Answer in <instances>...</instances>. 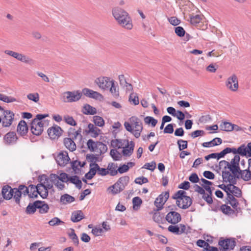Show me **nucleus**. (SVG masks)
Wrapping results in <instances>:
<instances>
[{
	"mask_svg": "<svg viewBox=\"0 0 251 251\" xmlns=\"http://www.w3.org/2000/svg\"><path fill=\"white\" fill-rule=\"evenodd\" d=\"M112 12L115 20L121 26L128 30L132 28V19L126 10L119 7H115L112 9Z\"/></svg>",
	"mask_w": 251,
	"mask_h": 251,
	"instance_id": "nucleus-1",
	"label": "nucleus"
},
{
	"mask_svg": "<svg viewBox=\"0 0 251 251\" xmlns=\"http://www.w3.org/2000/svg\"><path fill=\"white\" fill-rule=\"evenodd\" d=\"M49 116L48 114H37L36 118L34 119L31 123L30 130L33 134L39 136L42 134L44 130L45 121L43 119Z\"/></svg>",
	"mask_w": 251,
	"mask_h": 251,
	"instance_id": "nucleus-2",
	"label": "nucleus"
},
{
	"mask_svg": "<svg viewBox=\"0 0 251 251\" xmlns=\"http://www.w3.org/2000/svg\"><path fill=\"white\" fill-rule=\"evenodd\" d=\"M129 181V177L128 176H122L114 185L110 186L108 190H111V193L114 195L118 194L125 189Z\"/></svg>",
	"mask_w": 251,
	"mask_h": 251,
	"instance_id": "nucleus-3",
	"label": "nucleus"
},
{
	"mask_svg": "<svg viewBox=\"0 0 251 251\" xmlns=\"http://www.w3.org/2000/svg\"><path fill=\"white\" fill-rule=\"evenodd\" d=\"M4 53L7 55H9L14 57L18 61H20L25 64H27L29 65H33L34 63V61L33 59L23 53H19L10 50H5Z\"/></svg>",
	"mask_w": 251,
	"mask_h": 251,
	"instance_id": "nucleus-4",
	"label": "nucleus"
},
{
	"mask_svg": "<svg viewBox=\"0 0 251 251\" xmlns=\"http://www.w3.org/2000/svg\"><path fill=\"white\" fill-rule=\"evenodd\" d=\"M220 251H231L236 246L235 238L224 239L221 237L218 242Z\"/></svg>",
	"mask_w": 251,
	"mask_h": 251,
	"instance_id": "nucleus-5",
	"label": "nucleus"
},
{
	"mask_svg": "<svg viewBox=\"0 0 251 251\" xmlns=\"http://www.w3.org/2000/svg\"><path fill=\"white\" fill-rule=\"evenodd\" d=\"M82 93L79 91H67L62 94V100L65 102H72L79 100Z\"/></svg>",
	"mask_w": 251,
	"mask_h": 251,
	"instance_id": "nucleus-6",
	"label": "nucleus"
},
{
	"mask_svg": "<svg viewBox=\"0 0 251 251\" xmlns=\"http://www.w3.org/2000/svg\"><path fill=\"white\" fill-rule=\"evenodd\" d=\"M1 125L3 127H9L14 120L15 114L11 110L3 111L0 114Z\"/></svg>",
	"mask_w": 251,
	"mask_h": 251,
	"instance_id": "nucleus-7",
	"label": "nucleus"
},
{
	"mask_svg": "<svg viewBox=\"0 0 251 251\" xmlns=\"http://www.w3.org/2000/svg\"><path fill=\"white\" fill-rule=\"evenodd\" d=\"M55 160L58 165L64 167L69 162L71 159L67 151H61L55 157Z\"/></svg>",
	"mask_w": 251,
	"mask_h": 251,
	"instance_id": "nucleus-8",
	"label": "nucleus"
},
{
	"mask_svg": "<svg viewBox=\"0 0 251 251\" xmlns=\"http://www.w3.org/2000/svg\"><path fill=\"white\" fill-rule=\"evenodd\" d=\"M95 82L101 89L106 90L110 88V85H111L112 80L111 78L106 76H101L96 78Z\"/></svg>",
	"mask_w": 251,
	"mask_h": 251,
	"instance_id": "nucleus-9",
	"label": "nucleus"
},
{
	"mask_svg": "<svg viewBox=\"0 0 251 251\" xmlns=\"http://www.w3.org/2000/svg\"><path fill=\"white\" fill-rule=\"evenodd\" d=\"M226 87L233 92H235L238 88V82L237 76L233 74L229 77L226 82Z\"/></svg>",
	"mask_w": 251,
	"mask_h": 251,
	"instance_id": "nucleus-10",
	"label": "nucleus"
},
{
	"mask_svg": "<svg viewBox=\"0 0 251 251\" xmlns=\"http://www.w3.org/2000/svg\"><path fill=\"white\" fill-rule=\"evenodd\" d=\"M169 197V193L168 192H165L161 194L154 201V204L156 206L157 211L161 210L163 206Z\"/></svg>",
	"mask_w": 251,
	"mask_h": 251,
	"instance_id": "nucleus-11",
	"label": "nucleus"
},
{
	"mask_svg": "<svg viewBox=\"0 0 251 251\" xmlns=\"http://www.w3.org/2000/svg\"><path fill=\"white\" fill-rule=\"evenodd\" d=\"M240 157L239 155H235L229 163V170L235 176H236L239 170H240Z\"/></svg>",
	"mask_w": 251,
	"mask_h": 251,
	"instance_id": "nucleus-12",
	"label": "nucleus"
},
{
	"mask_svg": "<svg viewBox=\"0 0 251 251\" xmlns=\"http://www.w3.org/2000/svg\"><path fill=\"white\" fill-rule=\"evenodd\" d=\"M63 132L62 128L57 125H55L48 130V134L51 139H57L60 137Z\"/></svg>",
	"mask_w": 251,
	"mask_h": 251,
	"instance_id": "nucleus-13",
	"label": "nucleus"
},
{
	"mask_svg": "<svg viewBox=\"0 0 251 251\" xmlns=\"http://www.w3.org/2000/svg\"><path fill=\"white\" fill-rule=\"evenodd\" d=\"M166 220L169 223L176 225L181 221V217L179 213L176 211H171L167 214Z\"/></svg>",
	"mask_w": 251,
	"mask_h": 251,
	"instance_id": "nucleus-14",
	"label": "nucleus"
},
{
	"mask_svg": "<svg viewBox=\"0 0 251 251\" xmlns=\"http://www.w3.org/2000/svg\"><path fill=\"white\" fill-rule=\"evenodd\" d=\"M18 138L16 133L14 131H10L7 133L3 137V140L6 145H11L15 144Z\"/></svg>",
	"mask_w": 251,
	"mask_h": 251,
	"instance_id": "nucleus-15",
	"label": "nucleus"
},
{
	"mask_svg": "<svg viewBox=\"0 0 251 251\" xmlns=\"http://www.w3.org/2000/svg\"><path fill=\"white\" fill-rule=\"evenodd\" d=\"M236 154L238 153L242 156H251V142L248 144L246 147L244 145L240 146L237 149H235Z\"/></svg>",
	"mask_w": 251,
	"mask_h": 251,
	"instance_id": "nucleus-16",
	"label": "nucleus"
},
{
	"mask_svg": "<svg viewBox=\"0 0 251 251\" xmlns=\"http://www.w3.org/2000/svg\"><path fill=\"white\" fill-rule=\"evenodd\" d=\"M236 154L238 153L242 156H251V142L248 144L246 147L244 145L240 146L237 149H235Z\"/></svg>",
	"mask_w": 251,
	"mask_h": 251,
	"instance_id": "nucleus-17",
	"label": "nucleus"
},
{
	"mask_svg": "<svg viewBox=\"0 0 251 251\" xmlns=\"http://www.w3.org/2000/svg\"><path fill=\"white\" fill-rule=\"evenodd\" d=\"M186 229V226L183 224H179V225H171L168 227L169 231L176 235L182 234L185 232Z\"/></svg>",
	"mask_w": 251,
	"mask_h": 251,
	"instance_id": "nucleus-18",
	"label": "nucleus"
},
{
	"mask_svg": "<svg viewBox=\"0 0 251 251\" xmlns=\"http://www.w3.org/2000/svg\"><path fill=\"white\" fill-rule=\"evenodd\" d=\"M82 93L87 97L96 100H99L103 98L102 95L100 93L86 88L82 89Z\"/></svg>",
	"mask_w": 251,
	"mask_h": 251,
	"instance_id": "nucleus-19",
	"label": "nucleus"
},
{
	"mask_svg": "<svg viewBox=\"0 0 251 251\" xmlns=\"http://www.w3.org/2000/svg\"><path fill=\"white\" fill-rule=\"evenodd\" d=\"M237 178H241L244 181H248L251 179V168H250V166L248 165V167L247 169L244 170H239L238 174L236 176Z\"/></svg>",
	"mask_w": 251,
	"mask_h": 251,
	"instance_id": "nucleus-20",
	"label": "nucleus"
},
{
	"mask_svg": "<svg viewBox=\"0 0 251 251\" xmlns=\"http://www.w3.org/2000/svg\"><path fill=\"white\" fill-rule=\"evenodd\" d=\"M1 194L3 199L9 200L13 197V189L9 185H4L2 188Z\"/></svg>",
	"mask_w": 251,
	"mask_h": 251,
	"instance_id": "nucleus-21",
	"label": "nucleus"
},
{
	"mask_svg": "<svg viewBox=\"0 0 251 251\" xmlns=\"http://www.w3.org/2000/svg\"><path fill=\"white\" fill-rule=\"evenodd\" d=\"M201 185L208 193L207 195L205 193L204 195L202 196V198L204 200H205L207 203L211 204L213 202L212 196V191H213V190H214V188H212L209 186L203 185V184H201Z\"/></svg>",
	"mask_w": 251,
	"mask_h": 251,
	"instance_id": "nucleus-22",
	"label": "nucleus"
},
{
	"mask_svg": "<svg viewBox=\"0 0 251 251\" xmlns=\"http://www.w3.org/2000/svg\"><path fill=\"white\" fill-rule=\"evenodd\" d=\"M235 177L236 176L233 174L232 175L229 171H223L222 172V177L224 182L236 184V180Z\"/></svg>",
	"mask_w": 251,
	"mask_h": 251,
	"instance_id": "nucleus-23",
	"label": "nucleus"
},
{
	"mask_svg": "<svg viewBox=\"0 0 251 251\" xmlns=\"http://www.w3.org/2000/svg\"><path fill=\"white\" fill-rule=\"evenodd\" d=\"M17 132L22 136H25L28 132V127L26 122L24 120H21L17 129Z\"/></svg>",
	"mask_w": 251,
	"mask_h": 251,
	"instance_id": "nucleus-24",
	"label": "nucleus"
},
{
	"mask_svg": "<svg viewBox=\"0 0 251 251\" xmlns=\"http://www.w3.org/2000/svg\"><path fill=\"white\" fill-rule=\"evenodd\" d=\"M63 144L70 151H74L76 150V144L74 141V139L71 138H65L63 140Z\"/></svg>",
	"mask_w": 251,
	"mask_h": 251,
	"instance_id": "nucleus-25",
	"label": "nucleus"
},
{
	"mask_svg": "<svg viewBox=\"0 0 251 251\" xmlns=\"http://www.w3.org/2000/svg\"><path fill=\"white\" fill-rule=\"evenodd\" d=\"M134 148V143L130 141L127 143V145L123 148L122 153L125 156H130L133 153Z\"/></svg>",
	"mask_w": 251,
	"mask_h": 251,
	"instance_id": "nucleus-26",
	"label": "nucleus"
},
{
	"mask_svg": "<svg viewBox=\"0 0 251 251\" xmlns=\"http://www.w3.org/2000/svg\"><path fill=\"white\" fill-rule=\"evenodd\" d=\"M29 197L31 198H37L38 197V195L39 194V190H40L39 183L36 186L32 184L29 185Z\"/></svg>",
	"mask_w": 251,
	"mask_h": 251,
	"instance_id": "nucleus-27",
	"label": "nucleus"
},
{
	"mask_svg": "<svg viewBox=\"0 0 251 251\" xmlns=\"http://www.w3.org/2000/svg\"><path fill=\"white\" fill-rule=\"evenodd\" d=\"M84 218L83 213L81 210L74 211L72 212L71 220L74 223H77Z\"/></svg>",
	"mask_w": 251,
	"mask_h": 251,
	"instance_id": "nucleus-28",
	"label": "nucleus"
},
{
	"mask_svg": "<svg viewBox=\"0 0 251 251\" xmlns=\"http://www.w3.org/2000/svg\"><path fill=\"white\" fill-rule=\"evenodd\" d=\"M185 194V191L183 190H179L172 197L173 199L176 200V204L177 205V206H180L179 205H180L181 199L187 197V196H186Z\"/></svg>",
	"mask_w": 251,
	"mask_h": 251,
	"instance_id": "nucleus-29",
	"label": "nucleus"
},
{
	"mask_svg": "<svg viewBox=\"0 0 251 251\" xmlns=\"http://www.w3.org/2000/svg\"><path fill=\"white\" fill-rule=\"evenodd\" d=\"M88 132L91 134V135L93 137H97L100 134L101 130L96 127L93 124H89L88 125Z\"/></svg>",
	"mask_w": 251,
	"mask_h": 251,
	"instance_id": "nucleus-30",
	"label": "nucleus"
},
{
	"mask_svg": "<svg viewBox=\"0 0 251 251\" xmlns=\"http://www.w3.org/2000/svg\"><path fill=\"white\" fill-rule=\"evenodd\" d=\"M192 203V200L189 196H187L181 199V202L179 208L183 209L188 208Z\"/></svg>",
	"mask_w": 251,
	"mask_h": 251,
	"instance_id": "nucleus-31",
	"label": "nucleus"
},
{
	"mask_svg": "<svg viewBox=\"0 0 251 251\" xmlns=\"http://www.w3.org/2000/svg\"><path fill=\"white\" fill-rule=\"evenodd\" d=\"M82 112L85 115H95L97 113V109L90 104H86L83 107Z\"/></svg>",
	"mask_w": 251,
	"mask_h": 251,
	"instance_id": "nucleus-32",
	"label": "nucleus"
},
{
	"mask_svg": "<svg viewBox=\"0 0 251 251\" xmlns=\"http://www.w3.org/2000/svg\"><path fill=\"white\" fill-rule=\"evenodd\" d=\"M40 203V201H36L33 203H29L26 209V213L29 214H33L39 206L38 204Z\"/></svg>",
	"mask_w": 251,
	"mask_h": 251,
	"instance_id": "nucleus-33",
	"label": "nucleus"
},
{
	"mask_svg": "<svg viewBox=\"0 0 251 251\" xmlns=\"http://www.w3.org/2000/svg\"><path fill=\"white\" fill-rule=\"evenodd\" d=\"M222 143V140L220 138L216 137L210 142H204L202 145L203 147H212L221 144Z\"/></svg>",
	"mask_w": 251,
	"mask_h": 251,
	"instance_id": "nucleus-34",
	"label": "nucleus"
},
{
	"mask_svg": "<svg viewBox=\"0 0 251 251\" xmlns=\"http://www.w3.org/2000/svg\"><path fill=\"white\" fill-rule=\"evenodd\" d=\"M91 166H95L97 174L99 176H105L109 174V171L107 168H100L97 163L90 164V167Z\"/></svg>",
	"mask_w": 251,
	"mask_h": 251,
	"instance_id": "nucleus-35",
	"label": "nucleus"
},
{
	"mask_svg": "<svg viewBox=\"0 0 251 251\" xmlns=\"http://www.w3.org/2000/svg\"><path fill=\"white\" fill-rule=\"evenodd\" d=\"M75 201V199L74 197L66 194L61 196L60 201L63 204H66L67 203H70L74 202Z\"/></svg>",
	"mask_w": 251,
	"mask_h": 251,
	"instance_id": "nucleus-36",
	"label": "nucleus"
},
{
	"mask_svg": "<svg viewBox=\"0 0 251 251\" xmlns=\"http://www.w3.org/2000/svg\"><path fill=\"white\" fill-rule=\"evenodd\" d=\"M69 181L75 184L77 188L80 189L82 188V182L77 176H74L69 177Z\"/></svg>",
	"mask_w": 251,
	"mask_h": 251,
	"instance_id": "nucleus-37",
	"label": "nucleus"
},
{
	"mask_svg": "<svg viewBox=\"0 0 251 251\" xmlns=\"http://www.w3.org/2000/svg\"><path fill=\"white\" fill-rule=\"evenodd\" d=\"M117 165L114 163H110L107 166V170L109 171V175L111 176H115L117 175L118 171L116 170Z\"/></svg>",
	"mask_w": 251,
	"mask_h": 251,
	"instance_id": "nucleus-38",
	"label": "nucleus"
},
{
	"mask_svg": "<svg viewBox=\"0 0 251 251\" xmlns=\"http://www.w3.org/2000/svg\"><path fill=\"white\" fill-rule=\"evenodd\" d=\"M111 85H110L109 90L111 94L115 97H117L119 96V88L117 86L115 85V81L112 79Z\"/></svg>",
	"mask_w": 251,
	"mask_h": 251,
	"instance_id": "nucleus-39",
	"label": "nucleus"
},
{
	"mask_svg": "<svg viewBox=\"0 0 251 251\" xmlns=\"http://www.w3.org/2000/svg\"><path fill=\"white\" fill-rule=\"evenodd\" d=\"M235 148H226L224 150H223L220 153H217L218 154V159H219L221 158L224 157L226 154L230 152H232L234 154H236Z\"/></svg>",
	"mask_w": 251,
	"mask_h": 251,
	"instance_id": "nucleus-40",
	"label": "nucleus"
},
{
	"mask_svg": "<svg viewBox=\"0 0 251 251\" xmlns=\"http://www.w3.org/2000/svg\"><path fill=\"white\" fill-rule=\"evenodd\" d=\"M227 200L228 201L229 203L233 207V208H237L239 203L233 195L230 194H228V195L227 196Z\"/></svg>",
	"mask_w": 251,
	"mask_h": 251,
	"instance_id": "nucleus-41",
	"label": "nucleus"
},
{
	"mask_svg": "<svg viewBox=\"0 0 251 251\" xmlns=\"http://www.w3.org/2000/svg\"><path fill=\"white\" fill-rule=\"evenodd\" d=\"M220 210L226 215H230L234 213V210L232 209L229 206L226 204H222L220 207Z\"/></svg>",
	"mask_w": 251,
	"mask_h": 251,
	"instance_id": "nucleus-42",
	"label": "nucleus"
},
{
	"mask_svg": "<svg viewBox=\"0 0 251 251\" xmlns=\"http://www.w3.org/2000/svg\"><path fill=\"white\" fill-rule=\"evenodd\" d=\"M22 193L19 190V188H13V197L16 203L19 204L20 202V199L21 198Z\"/></svg>",
	"mask_w": 251,
	"mask_h": 251,
	"instance_id": "nucleus-43",
	"label": "nucleus"
},
{
	"mask_svg": "<svg viewBox=\"0 0 251 251\" xmlns=\"http://www.w3.org/2000/svg\"><path fill=\"white\" fill-rule=\"evenodd\" d=\"M235 184H232V186L230 189V194L233 195L234 196L237 198H240L242 196V192L241 190L237 186H234Z\"/></svg>",
	"mask_w": 251,
	"mask_h": 251,
	"instance_id": "nucleus-44",
	"label": "nucleus"
},
{
	"mask_svg": "<svg viewBox=\"0 0 251 251\" xmlns=\"http://www.w3.org/2000/svg\"><path fill=\"white\" fill-rule=\"evenodd\" d=\"M40 204H38L39 206L38 209H39L40 213L44 214L48 212L49 209V206L48 204L46 203L44 201H40Z\"/></svg>",
	"mask_w": 251,
	"mask_h": 251,
	"instance_id": "nucleus-45",
	"label": "nucleus"
},
{
	"mask_svg": "<svg viewBox=\"0 0 251 251\" xmlns=\"http://www.w3.org/2000/svg\"><path fill=\"white\" fill-rule=\"evenodd\" d=\"M232 123L228 122H223L220 125L221 130L225 131H231Z\"/></svg>",
	"mask_w": 251,
	"mask_h": 251,
	"instance_id": "nucleus-46",
	"label": "nucleus"
},
{
	"mask_svg": "<svg viewBox=\"0 0 251 251\" xmlns=\"http://www.w3.org/2000/svg\"><path fill=\"white\" fill-rule=\"evenodd\" d=\"M133 208L137 210L139 209L142 203L141 199L138 197H135L132 199Z\"/></svg>",
	"mask_w": 251,
	"mask_h": 251,
	"instance_id": "nucleus-47",
	"label": "nucleus"
},
{
	"mask_svg": "<svg viewBox=\"0 0 251 251\" xmlns=\"http://www.w3.org/2000/svg\"><path fill=\"white\" fill-rule=\"evenodd\" d=\"M93 122L96 126L102 127L104 125V121L103 118L99 116H94L93 117Z\"/></svg>",
	"mask_w": 251,
	"mask_h": 251,
	"instance_id": "nucleus-48",
	"label": "nucleus"
},
{
	"mask_svg": "<svg viewBox=\"0 0 251 251\" xmlns=\"http://www.w3.org/2000/svg\"><path fill=\"white\" fill-rule=\"evenodd\" d=\"M97 173L95 166L90 167L89 171L85 175V177L88 179H91Z\"/></svg>",
	"mask_w": 251,
	"mask_h": 251,
	"instance_id": "nucleus-49",
	"label": "nucleus"
},
{
	"mask_svg": "<svg viewBox=\"0 0 251 251\" xmlns=\"http://www.w3.org/2000/svg\"><path fill=\"white\" fill-rule=\"evenodd\" d=\"M201 20V16L199 15H191L190 16V20H189L191 24L194 25H196L200 23Z\"/></svg>",
	"mask_w": 251,
	"mask_h": 251,
	"instance_id": "nucleus-50",
	"label": "nucleus"
},
{
	"mask_svg": "<svg viewBox=\"0 0 251 251\" xmlns=\"http://www.w3.org/2000/svg\"><path fill=\"white\" fill-rule=\"evenodd\" d=\"M110 154L113 159L115 161L120 160L122 158L121 153L116 150H111Z\"/></svg>",
	"mask_w": 251,
	"mask_h": 251,
	"instance_id": "nucleus-51",
	"label": "nucleus"
},
{
	"mask_svg": "<svg viewBox=\"0 0 251 251\" xmlns=\"http://www.w3.org/2000/svg\"><path fill=\"white\" fill-rule=\"evenodd\" d=\"M0 100L7 103L17 101L16 99L13 97H8L1 94H0Z\"/></svg>",
	"mask_w": 251,
	"mask_h": 251,
	"instance_id": "nucleus-52",
	"label": "nucleus"
},
{
	"mask_svg": "<svg viewBox=\"0 0 251 251\" xmlns=\"http://www.w3.org/2000/svg\"><path fill=\"white\" fill-rule=\"evenodd\" d=\"M69 236L73 241L74 244L77 246L79 244V240L78 237L75 233L74 229H71V232L69 233Z\"/></svg>",
	"mask_w": 251,
	"mask_h": 251,
	"instance_id": "nucleus-53",
	"label": "nucleus"
},
{
	"mask_svg": "<svg viewBox=\"0 0 251 251\" xmlns=\"http://www.w3.org/2000/svg\"><path fill=\"white\" fill-rule=\"evenodd\" d=\"M144 121L145 123L147 124H151L152 127H154L157 123V120L150 116H147L145 117L144 119Z\"/></svg>",
	"mask_w": 251,
	"mask_h": 251,
	"instance_id": "nucleus-54",
	"label": "nucleus"
},
{
	"mask_svg": "<svg viewBox=\"0 0 251 251\" xmlns=\"http://www.w3.org/2000/svg\"><path fill=\"white\" fill-rule=\"evenodd\" d=\"M64 120L67 124L69 125L75 126L76 125V122L72 116L65 115L64 116Z\"/></svg>",
	"mask_w": 251,
	"mask_h": 251,
	"instance_id": "nucleus-55",
	"label": "nucleus"
},
{
	"mask_svg": "<svg viewBox=\"0 0 251 251\" xmlns=\"http://www.w3.org/2000/svg\"><path fill=\"white\" fill-rule=\"evenodd\" d=\"M177 143L178 146L179 150L180 151L187 148L188 142L186 140L179 139L177 141Z\"/></svg>",
	"mask_w": 251,
	"mask_h": 251,
	"instance_id": "nucleus-56",
	"label": "nucleus"
},
{
	"mask_svg": "<svg viewBox=\"0 0 251 251\" xmlns=\"http://www.w3.org/2000/svg\"><path fill=\"white\" fill-rule=\"evenodd\" d=\"M232 186V183H229V184L226 185L225 184H222L219 185L218 186L220 188L223 190L227 194V196L228 195V194H230V189Z\"/></svg>",
	"mask_w": 251,
	"mask_h": 251,
	"instance_id": "nucleus-57",
	"label": "nucleus"
},
{
	"mask_svg": "<svg viewBox=\"0 0 251 251\" xmlns=\"http://www.w3.org/2000/svg\"><path fill=\"white\" fill-rule=\"evenodd\" d=\"M28 100L37 102L39 100V95L37 93H30L27 95Z\"/></svg>",
	"mask_w": 251,
	"mask_h": 251,
	"instance_id": "nucleus-58",
	"label": "nucleus"
},
{
	"mask_svg": "<svg viewBox=\"0 0 251 251\" xmlns=\"http://www.w3.org/2000/svg\"><path fill=\"white\" fill-rule=\"evenodd\" d=\"M129 100L130 102H132L135 105H137L139 103L138 97L136 94H130L129 97Z\"/></svg>",
	"mask_w": 251,
	"mask_h": 251,
	"instance_id": "nucleus-59",
	"label": "nucleus"
},
{
	"mask_svg": "<svg viewBox=\"0 0 251 251\" xmlns=\"http://www.w3.org/2000/svg\"><path fill=\"white\" fill-rule=\"evenodd\" d=\"M48 223L50 226H55L64 224V222L60 220L58 218L54 217L50 220Z\"/></svg>",
	"mask_w": 251,
	"mask_h": 251,
	"instance_id": "nucleus-60",
	"label": "nucleus"
},
{
	"mask_svg": "<svg viewBox=\"0 0 251 251\" xmlns=\"http://www.w3.org/2000/svg\"><path fill=\"white\" fill-rule=\"evenodd\" d=\"M87 146L91 151H93L97 147V143H96L92 139H89L87 141Z\"/></svg>",
	"mask_w": 251,
	"mask_h": 251,
	"instance_id": "nucleus-61",
	"label": "nucleus"
},
{
	"mask_svg": "<svg viewBox=\"0 0 251 251\" xmlns=\"http://www.w3.org/2000/svg\"><path fill=\"white\" fill-rule=\"evenodd\" d=\"M176 34L179 37H183L185 35V31L181 26H177L175 29Z\"/></svg>",
	"mask_w": 251,
	"mask_h": 251,
	"instance_id": "nucleus-62",
	"label": "nucleus"
},
{
	"mask_svg": "<svg viewBox=\"0 0 251 251\" xmlns=\"http://www.w3.org/2000/svg\"><path fill=\"white\" fill-rule=\"evenodd\" d=\"M163 216L160 212H155L153 215V219L154 222L157 223H161L163 220Z\"/></svg>",
	"mask_w": 251,
	"mask_h": 251,
	"instance_id": "nucleus-63",
	"label": "nucleus"
},
{
	"mask_svg": "<svg viewBox=\"0 0 251 251\" xmlns=\"http://www.w3.org/2000/svg\"><path fill=\"white\" fill-rule=\"evenodd\" d=\"M86 159L88 161L91 162L90 164L96 163V162L98 161V157L96 156L93 154H87Z\"/></svg>",
	"mask_w": 251,
	"mask_h": 251,
	"instance_id": "nucleus-64",
	"label": "nucleus"
}]
</instances>
